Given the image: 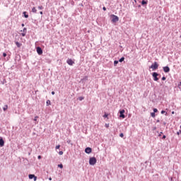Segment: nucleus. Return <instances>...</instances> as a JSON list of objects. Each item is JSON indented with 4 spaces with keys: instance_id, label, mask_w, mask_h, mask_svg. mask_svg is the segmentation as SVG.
<instances>
[{
    "instance_id": "nucleus-1",
    "label": "nucleus",
    "mask_w": 181,
    "mask_h": 181,
    "mask_svg": "<svg viewBox=\"0 0 181 181\" xmlns=\"http://www.w3.org/2000/svg\"><path fill=\"white\" fill-rule=\"evenodd\" d=\"M158 67L159 64L158 62H155L151 66H149V69H152L153 71H155V70H158Z\"/></svg>"
},
{
    "instance_id": "nucleus-2",
    "label": "nucleus",
    "mask_w": 181,
    "mask_h": 181,
    "mask_svg": "<svg viewBox=\"0 0 181 181\" xmlns=\"http://www.w3.org/2000/svg\"><path fill=\"white\" fill-rule=\"evenodd\" d=\"M95 163H97V158H95V157L90 158L89 165H90L91 166H94V165H95Z\"/></svg>"
},
{
    "instance_id": "nucleus-3",
    "label": "nucleus",
    "mask_w": 181,
    "mask_h": 181,
    "mask_svg": "<svg viewBox=\"0 0 181 181\" xmlns=\"http://www.w3.org/2000/svg\"><path fill=\"white\" fill-rule=\"evenodd\" d=\"M111 17H112V22L113 23H117V22H118V21H119V18L114 14H112L111 16Z\"/></svg>"
},
{
    "instance_id": "nucleus-4",
    "label": "nucleus",
    "mask_w": 181,
    "mask_h": 181,
    "mask_svg": "<svg viewBox=\"0 0 181 181\" xmlns=\"http://www.w3.org/2000/svg\"><path fill=\"white\" fill-rule=\"evenodd\" d=\"M158 76H159V74H158L157 72H153L152 76L154 81H158V80H159V78H158Z\"/></svg>"
},
{
    "instance_id": "nucleus-5",
    "label": "nucleus",
    "mask_w": 181,
    "mask_h": 181,
    "mask_svg": "<svg viewBox=\"0 0 181 181\" xmlns=\"http://www.w3.org/2000/svg\"><path fill=\"white\" fill-rule=\"evenodd\" d=\"M66 63L69 64V66H73V64H74V61H73L71 59H68L66 60Z\"/></svg>"
},
{
    "instance_id": "nucleus-6",
    "label": "nucleus",
    "mask_w": 181,
    "mask_h": 181,
    "mask_svg": "<svg viewBox=\"0 0 181 181\" xmlns=\"http://www.w3.org/2000/svg\"><path fill=\"white\" fill-rule=\"evenodd\" d=\"M36 50L38 54H43V50L42 49V48H40V47H37Z\"/></svg>"
},
{
    "instance_id": "nucleus-7",
    "label": "nucleus",
    "mask_w": 181,
    "mask_h": 181,
    "mask_svg": "<svg viewBox=\"0 0 181 181\" xmlns=\"http://www.w3.org/2000/svg\"><path fill=\"white\" fill-rule=\"evenodd\" d=\"M125 113V110H122L119 111V117L120 118H125V115H124Z\"/></svg>"
},
{
    "instance_id": "nucleus-8",
    "label": "nucleus",
    "mask_w": 181,
    "mask_h": 181,
    "mask_svg": "<svg viewBox=\"0 0 181 181\" xmlns=\"http://www.w3.org/2000/svg\"><path fill=\"white\" fill-rule=\"evenodd\" d=\"M163 71L165 73H169L170 71V68H169V66H164Z\"/></svg>"
},
{
    "instance_id": "nucleus-9",
    "label": "nucleus",
    "mask_w": 181,
    "mask_h": 181,
    "mask_svg": "<svg viewBox=\"0 0 181 181\" xmlns=\"http://www.w3.org/2000/svg\"><path fill=\"white\" fill-rule=\"evenodd\" d=\"M5 145V141L2 137H0V147H2Z\"/></svg>"
},
{
    "instance_id": "nucleus-10",
    "label": "nucleus",
    "mask_w": 181,
    "mask_h": 181,
    "mask_svg": "<svg viewBox=\"0 0 181 181\" xmlns=\"http://www.w3.org/2000/svg\"><path fill=\"white\" fill-rule=\"evenodd\" d=\"M92 151H93V150H92L91 148H90V147H87V148L85 149L86 153H91Z\"/></svg>"
},
{
    "instance_id": "nucleus-11",
    "label": "nucleus",
    "mask_w": 181,
    "mask_h": 181,
    "mask_svg": "<svg viewBox=\"0 0 181 181\" xmlns=\"http://www.w3.org/2000/svg\"><path fill=\"white\" fill-rule=\"evenodd\" d=\"M16 45L17 47H21V46H22V44H21L19 42H16Z\"/></svg>"
},
{
    "instance_id": "nucleus-12",
    "label": "nucleus",
    "mask_w": 181,
    "mask_h": 181,
    "mask_svg": "<svg viewBox=\"0 0 181 181\" xmlns=\"http://www.w3.org/2000/svg\"><path fill=\"white\" fill-rule=\"evenodd\" d=\"M125 60V57H122V58H120L119 59V62H120V63H122V62H124Z\"/></svg>"
},
{
    "instance_id": "nucleus-13",
    "label": "nucleus",
    "mask_w": 181,
    "mask_h": 181,
    "mask_svg": "<svg viewBox=\"0 0 181 181\" xmlns=\"http://www.w3.org/2000/svg\"><path fill=\"white\" fill-rule=\"evenodd\" d=\"M34 177H35V175H33V174H30V175H28L29 179H33Z\"/></svg>"
},
{
    "instance_id": "nucleus-14",
    "label": "nucleus",
    "mask_w": 181,
    "mask_h": 181,
    "mask_svg": "<svg viewBox=\"0 0 181 181\" xmlns=\"http://www.w3.org/2000/svg\"><path fill=\"white\" fill-rule=\"evenodd\" d=\"M148 4V1H145V0H143L141 1V5H146Z\"/></svg>"
},
{
    "instance_id": "nucleus-15",
    "label": "nucleus",
    "mask_w": 181,
    "mask_h": 181,
    "mask_svg": "<svg viewBox=\"0 0 181 181\" xmlns=\"http://www.w3.org/2000/svg\"><path fill=\"white\" fill-rule=\"evenodd\" d=\"M32 12H33V13H36V12H37V10H36V8L33 7L32 8Z\"/></svg>"
},
{
    "instance_id": "nucleus-16",
    "label": "nucleus",
    "mask_w": 181,
    "mask_h": 181,
    "mask_svg": "<svg viewBox=\"0 0 181 181\" xmlns=\"http://www.w3.org/2000/svg\"><path fill=\"white\" fill-rule=\"evenodd\" d=\"M23 13L25 18H29V15L26 14V11H24Z\"/></svg>"
},
{
    "instance_id": "nucleus-17",
    "label": "nucleus",
    "mask_w": 181,
    "mask_h": 181,
    "mask_svg": "<svg viewBox=\"0 0 181 181\" xmlns=\"http://www.w3.org/2000/svg\"><path fill=\"white\" fill-rule=\"evenodd\" d=\"M46 104L47 106L51 105L52 103L50 102V100H47Z\"/></svg>"
},
{
    "instance_id": "nucleus-18",
    "label": "nucleus",
    "mask_w": 181,
    "mask_h": 181,
    "mask_svg": "<svg viewBox=\"0 0 181 181\" xmlns=\"http://www.w3.org/2000/svg\"><path fill=\"white\" fill-rule=\"evenodd\" d=\"M151 117H152L153 118H155V117H156L155 112H151Z\"/></svg>"
},
{
    "instance_id": "nucleus-19",
    "label": "nucleus",
    "mask_w": 181,
    "mask_h": 181,
    "mask_svg": "<svg viewBox=\"0 0 181 181\" xmlns=\"http://www.w3.org/2000/svg\"><path fill=\"white\" fill-rule=\"evenodd\" d=\"M118 63H119V61L115 60L114 62V66H117V64H118Z\"/></svg>"
},
{
    "instance_id": "nucleus-20",
    "label": "nucleus",
    "mask_w": 181,
    "mask_h": 181,
    "mask_svg": "<svg viewBox=\"0 0 181 181\" xmlns=\"http://www.w3.org/2000/svg\"><path fill=\"white\" fill-rule=\"evenodd\" d=\"M161 114H165V115H168V112H166L165 110H162Z\"/></svg>"
},
{
    "instance_id": "nucleus-21",
    "label": "nucleus",
    "mask_w": 181,
    "mask_h": 181,
    "mask_svg": "<svg viewBox=\"0 0 181 181\" xmlns=\"http://www.w3.org/2000/svg\"><path fill=\"white\" fill-rule=\"evenodd\" d=\"M66 142H67L68 144H71V145H73V144H71V140H70V139H68V140L66 141Z\"/></svg>"
},
{
    "instance_id": "nucleus-22",
    "label": "nucleus",
    "mask_w": 181,
    "mask_h": 181,
    "mask_svg": "<svg viewBox=\"0 0 181 181\" xmlns=\"http://www.w3.org/2000/svg\"><path fill=\"white\" fill-rule=\"evenodd\" d=\"M58 168H60L61 169H63V164H59Z\"/></svg>"
},
{
    "instance_id": "nucleus-23",
    "label": "nucleus",
    "mask_w": 181,
    "mask_h": 181,
    "mask_svg": "<svg viewBox=\"0 0 181 181\" xmlns=\"http://www.w3.org/2000/svg\"><path fill=\"white\" fill-rule=\"evenodd\" d=\"M4 111H6L8 110V105H6L5 107L3 108Z\"/></svg>"
},
{
    "instance_id": "nucleus-24",
    "label": "nucleus",
    "mask_w": 181,
    "mask_h": 181,
    "mask_svg": "<svg viewBox=\"0 0 181 181\" xmlns=\"http://www.w3.org/2000/svg\"><path fill=\"white\" fill-rule=\"evenodd\" d=\"M108 117V114L105 113L104 115H103V117L104 118H107Z\"/></svg>"
},
{
    "instance_id": "nucleus-25",
    "label": "nucleus",
    "mask_w": 181,
    "mask_h": 181,
    "mask_svg": "<svg viewBox=\"0 0 181 181\" xmlns=\"http://www.w3.org/2000/svg\"><path fill=\"white\" fill-rule=\"evenodd\" d=\"M38 9H40V10L43 9V6H38Z\"/></svg>"
},
{
    "instance_id": "nucleus-26",
    "label": "nucleus",
    "mask_w": 181,
    "mask_h": 181,
    "mask_svg": "<svg viewBox=\"0 0 181 181\" xmlns=\"http://www.w3.org/2000/svg\"><path fill=\"white\" fill-rule=\"evenodd\" d=\"M83 100H84V98H83V97H79V100H80V101H83Z\"/></svg>"
},
{
    "instance_id": "nucleus-27",
    "label": "nucleus",
    "mask_w": 181,
    "mask_h": 181,
    "mask_svg": "<svg viewBox=\"0 0 181 181\" xmlns=\"http://www.w3.org/2000/svg\"><path fill=\"white\" fill-rule=\"evenodd\" d=\"M119 136H120V138H124V134H123V133H121V134H119Z\"/></svg>"
},
{
    "instance_id": "nucleus-28",
    "label": "nucleus",
    "mask_w": 181,
    "mask_h": 181,
    "mask_svg": "<svg viewBox=\"0 0 181 181\" xmlns=\"http://www.w3.org/2000/svg\"><path fill=\"white\" fill-rule=\"evenodd\" d=\"M153 112H154V113H155V112H158V109L154 108V109H153Z\"/></svg>"
},
{
    "instance_id": "nucleus-29",
    "label": "nucleus",
    "mask_w": 181,
    "mask_h": 181,
    "mask_svg": "<svg viewBox=\"0 0 181 181\" xmlns=\"http://www.w3.org/2000/svg\"><path fill=\"white\" fill-rule=\"evenodd\" d=\"M56 149H60V145H58L55 147Z\"/></svg>"
},
{
    "instance_id": "nucleus-30",
    "label": "nucleus",
    "mask_w": 181,
    "mask_h": 181,
    "mask_svg": "<svg viewBox=\"0 0 181 181\" xmlns=\"http://www.w3.org/2000/svg\"><path fill=\"white\" fill-rule=\"evenodd\" d=\"M34 181H36V180H37V177H36L35 175H34Z\"/></svg>"
},
{
    "instance_id": "nucleus-31",
    "label": "nucleus",
    "mask_w": 181,
    "mask_h": 181,
    "mask_svg": "<svg viewBox=\"0 0 181 181\" xmlns=\"http://www.w3.org/2000/svg\"><path fill=\"white\" fill-rule=\"evenodd\" d=\"M21 35L23 36V37L26 36V33H23L21 34Z\"/></svg>"
},
{
    "instance_id": "nucleus-32",
    "label": "nucleus",
    "mask_w": 181,
    "mask_h": 181,
    "mask_svg": "<svg viewBox=\"0 0 181 181\" xmlns=\"http://www.w3.org/2000/svg\"><path fill=\"white\" fill-rule=\"evenodd\" d=\"M178 88L181 90V82L178 84Z\"/></svg>"
},
{
    "instance_id": "nucleus-33",
    "label": "nucleus",
    "mask_w": 181,
    "mask_h": 181,
    "mask_svg": "<svg viewBox=\"0 0 181 181\" xmlns=\"http://www.w3.org/2000/svg\"><path fill=\"white\" fill-rule=\"evenodd\" d=\"M105 127L106 128H109L110 127V124H105Z\"/></svg>"
},
{
    "instance_id": "nucleus-34",
    "label": "nucleus",
    "mask_w": 181,
    "mask_h": 181,
    "mask_svg": "<svg viewBox=\"0 0 181 181\" xmlns=\"http://www.w3.org/2000/svg\"><path fill=\"white\" fill-rule=\"evenodd\" d=\"M23 32H24L25 33H26V28H24L23 29Z\"/></svg>"
},
{
    "instance_id": "nucleus-35",
    "label": "nucleus",
    "mask_w": 181,
    "mask_h": 181,
    "mask_svg": "<svg viewBox=\"0 0 181 181\" xmlns=\"http://www.w3.org/2000/svg\"><path fill=\"white\" fill-rule=\"evenodd\" d=\"M162 139H166V136L163 135V137H162Z\"/></svg>"
},
{
    "instance_id": "nucleus-36",
    "label": "nucleus",
    "mask_w": 181,
    "mask_h": 181,
    "mask_svg": "<svg viewBox=\"0 0 181 181\" xmlns=\"http://www.w3.org/2000/svg\"><path fill=\"white\" fill-rule=\"evenodd\" d=\"M3 56H4V57H6V53L4 52Z\"/></svg>"
},
{
    "instance_id": "nucleus-37",
    "label": "nucleus",
    "mask_w": 181,
    "mask_h": 181,
    "mask_svg": "<svg viewBox=\"0 0 181 181\" xmlns=\"http://www.w3.org/2000/svg\"><path fill=\"white\" fill-rule=\"evenodd\" d=\"M162 80H163V81H165V80H166V77L163 76V77L162 78Z\"/></svg>"
},
{
    "instance_id": "nucleus-38",
    "label": "nucleus",
    "mask_w": 181,
    "mask_h": 181,
    "mask_svg": "<svg viewBox=\"0 0 181 181\" xmlns=\"http://www.w3.org/2000/svg\"><path fill=\"white\" fill-rule=\"evenodd\" d=\"M37 118H38V117L36 116V117H35V119H34V121H37Z\"/></svg>"
},
{
    "instance_id": "nucleus-39",
    "label": "nucleus",
    "mask_w": 181,
    "mask_h": 181,
    "mask_svg": "<svg viewBox=\"0 0 181 181\" xmlns=\"http://www.w3.org/2000/svg\"><path fill=\"white\" fill-rule=\"evenodd\" d=\"M59 155H63V151H59Z\"/></svg>"
},
{
    "instance_id": "nucleus-40",
    "label": "nucleus",
    "mask_w": 181,
    "mask_h": 181,
    "mask_svg": "<svg viewBox=\"0 0 181 181\" xmlns=\"http://www.w3.org/2000/svg\"><path fill=\"white\" fill-rule=\"evenodd\" d=\"M37 159H42V156H38Z\"/></svg>"
},
{
    "instance_id": "nucleus-41",
    "label": "nucleus",
    "mask_w": 181,
    "mask_h": 181,
    "mask_svg": "<svg viewBox=\"0 0 181 181\" xmlns=\"http://www.w3.org/2000/svg\"><path fill=\"white\" fill-rule=\"evenodd\" d=\"M103 11H107V8L103 7Z\"/></svg>"
},
{
    "instance_id": "nucleus-42",
    "label": "nucleus",
    "mask_w": 181,
    "mask_h": 181,
    "mask_svg": "<svg viewBox=\"0 0 181 181\" xmlns=\"http://www.w3.org/2000/svg\"><path fill=\"white\" fill-rule=\"evenodd\" d=\"M155 130H156V127H154L153 128V131H155Z\"/></svg>"
},
{
    "instance_id": "nucleus-43",
    "label": "nucleus",
    "mask_w": 181,
    "mask_h": 181,
    "mask_svg": "<svg viewBox=\"0 0 181 181\" xmlns=\"http://www.w3.org/2000/svg\"><path fill=\"white\" fill-rule=\"evenodd\" d=\"M54 94H55L54 91H52V95H54Z\"/></svg>"
},
{
    "instance_id": "nucleus-44",
    "label": "nucleus",
    "mask_w": 181,
    "mask_h": 181,
    "mask_svg": "<svg viewBox=\"0 0 181 181\" xmlns=\"http://www.w3.org/2000/svg\"><path fill=\"white\" fill-rule=\"evenodd\" d=\"M162 134H163V133L160 132V134L158 135V136H162Z\"/></svg>"
},
{
    "instance_id": "nucleus-45",
    "label": "nucleus",
    "mask_w": 181,
    "mask_h": 181,
    "mask_svg": "<svg viewBox=\"0 0 181 181\" xmlns=\"http://www.w3.org/2000/svg\"><path fill=\"white\" fill-rule=\"evenodd\" d=\"M40 15H43V11L40 12Z\"/></svg>"
},
{
    "instance_id": "nucleus-46",
    "label": "nucleus",
    "mask_w": 181,
    "mask_h": 181,
    "mask_svg": "<svg viewBox=\"0 0 181 181\" xmlns=\"http://www.w3.org/2000/svg\"><path fill=\"white\" fill-rule=\"evenodd\" d=\"M21 26L23 28V26H25V24H23V23L21 24Z\"/></svg>"
},
{
    "instance_id": "nucleus-47",
    "label": "nucleus",
    "mask_w": 181,
    "mask_h": 181,
    "mask_svg": "<svg viewBox=\"0 0 181 181\" xmlns=\"http://www.w3.org/2000/svg\"><path fill=\"white\" fill-rule=\"evenodd\" d=\"M49 180H52V177H49Z\"/></svg>"
},
{
    "instance_id": "nucleus-48",
    "label": "nucleus",
    "mask_w": 181,
    "mask_h": 181,
    "mask_svg": "<svg viewBox=\"0 0 181 181\" xmlns=\"http://www.w3.org/2000/svg\"><path fill=\"white\" fill-rule=\"evenodd\" d=\"M156 122H159V119L156 120Z\"/></svg>"
},
{
    "instance_id": "nucleus-49",
    "label": "nucleus",
    "mask_w": 181,
    "mask_h": 181,
    "mask_svg": "<svg viewBox=\"0 0 181 181\" xmlns=\"http://www.w3.org/2000/svg\"><path fill=\"white\" fill-rule=\"evenodd\" d=\"M172 114H175V112L173 111V112H172Z\"/></svg>"
},
{
    "instance_id": "nucleus-50",
    "label": "nucleus",
    "mask_w": 181,
    "mask_h": 181,
    "mask_svg": "<svg viewBox=\"0 0 181 181\" xmlns=\"http://www.w3.org/2000/svg\"><path fill=\"white\" fill-rule=\"evenodd\" d=\"M177 135H179V132H177Z\"/></svg>"
},
{
    "instance_id": "nucleus-51",
    "label": "nucleus",
    "mask_w": 181,
    "mask_h": 181,
    "mask_svg": "<svg viewBox=\"0 0 181 181\" xmlns=\"http://www.w3.org/2000/svg\"><path fill=\"white\" fill-rule=\"evenodd\" d=\"M180 129H181V126H180Z\"/></svg>"
}]
</instances>
